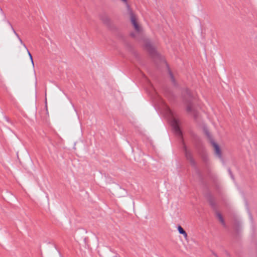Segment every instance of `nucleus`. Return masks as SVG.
<instances>
[{
    "label": "nucleus",
    "mask_w": 257,
    "mask_h": 257,
    "mask_svg": "<svg viewBox=\"0 0 257 257\" xmlns=\"http://www.w3.org/2000/svg\"><path fill=\"white\" fill-rule=\"evenodd\" d=\"M194 100L195 97L191 91L188 89L186 90L184 96V102L186 104V111L195 118H196L198 115V112L194 107L193 101Z\"/></svg>",
    "instance_id": "obj_1"
},
{
    "label": "nucleus",
    "mask_w": 257,
    "mask_h": 257,
    "mask_svg": "<svg viewBox=\"0 0 257 257\" xmlns=\"http://www.w3.org/2000/svg\"><path fill=\"white\" fill-rule=\"evenodd\" d=\"M184 151L185 153L186 159L190 162V163L192 165L194 166L195 165V162L193 158L192 153L189 150H187L186 146L184 147Z\"/></svg>",
    "instance_id": "obj_6"
},
{
    "label": "nucleus",
    "mask_w": 257,
    "mask_h": 257,
    "mask_svg": "<svg viewBox=\"0 0 257 257\" xmlns=\"http://www.w3.org/2000/svg\"><path fill=\"white\" fill-rule=\"evenodd\" d=\"M178 230L180 234H183L184 235V237L186 239H187V233L186 232V231L184 230V229L181 226H180V225L178 226Z\"/></svg>",
    "instance_id": "obj_8"
},
{
    "label": "nucleus",
    "mask_w": 257,
    "mask_h": 257,
    "mask_svg": "<svg viewBox=\"0 0 257 257\" xmlns=\"http://www.w3.org/2000/svg\"><path fill=\"white\" fill-rule=\"evenodd\" d=\"M203 159L204 162H207L208 161V158L206 156L203 157Z\"/></svg>",
    "instance_id": "obj_14"
},
{
    "label": "nucleus",
    "mask_w": 257,
    "mask_h": 257,
    "mask_svg": "<svg viewBox=\"0 0 257 257\" xmlns=\"http://www.w3.org/2000/svg\"><path fill=\"white\" fill-rule=\"evenodd\" d=\"M131 35H132L133 37H135V36H134V34H133V33H132V34H131Z\"/></svg>",
    "instance_id": "obj_16"
},
{
    "label": "nucleus",
    "mask_w": 257,
    "mask_h": 257,
    "mask_svg": "<svg viewBox=\"0 0 257 257\" xmlns=\"http://www.w3.org/2000/svg\"><path fill=\"white\" fill-rule=\"evenodd\" d=\"M168 111L171 119L172 127L175 133L181 137L182 136V133L179 127V120L176 118L172 111L169 108H168Z\"/></svg>",
    "instance_id": "obj_3"
},
{
    "label": "nucleus",
    "mask_w": 257,
    "mask_h": 257,
    "mask_svg": "<svg viewBox=\"0 0 257 257\" xmlns=\"http://www.w3.org/2000/svg\"><path fill=\"white\" fill-rule=\"evenodd\" d=\"M204 132L212 147H213L215 155L220 159H222V157L221 151L219 145L214 142L213 138H212L211 135L207 130H204Z\"/></svg>",
    "instance_id": "obj_2"
},
{
    "label": "nucleus",
    "mask_w": 257,
    "mask_h": 257,
    "mask_svg": "<svg viewBox=\"0 0 257 257\" xmlns=\"http://www.w3.org/2000/svg\"><path fill=\"white\" fill-rule=\"evenodd\" d=\"M14 33H15V34L17 35V36L19 38V40H20V41L21 43L22 44H23L25 47H26L25 45L23 43V42L22 40L21 39V38H20L19 37L18 35L16 33V32L14 30Z\"/></svg>",
    "instance_id": "obj_12"
},
{
    "label": "nucleus",
    "mask_w": 257,
    "mask_h": 257,
    "mask_svg": "<svg viewBox=\"0 0 257 257\" xmlns=\"http://www.w3.org/2000/svg\"><path fill=\"white\" fill-rule=\"evenodd\" d=\"M27 52H28V55H29V56L30 57V60H31L32 64L33 65V66L34 67V62H33L32 56L31 54L30 53V52H29V51L28 49H27Z\"/></svg>",
    "instance_id": "obj_11"
},
{
    "label": "nucleus",
    "mask_w": 257,
    "mask_h": 257,
    "mask_svg": "<svg viewBox=\"0 0 257 257\" xmlns=\"http://www.w3.org/2000/svg\"><path fill=\"white\" fill-rule=\"evenodd\" d=\"M144 43L146 49L151 55L155 56L157 55V52L155 48L152 45L151 43L149 40H145Z\"/></svg>",
    "instance_id": "obj_5"
},
{
    "label": "nucleus",
    "mask_w": 257,
    "mask_h": 257,
    "mask_svg": "<svg viewBox=\"0 0 257 257\" xmlns=\"http://www.w3.org/2000/svg\"><path fill=\"white\" fill-rule=\"evenodd\" d=\"M208 201H209V204L212 206V207H214L215 206V201L213 198V197L212 196H209L208 199Z\"/></svg>",
    "instance_id": "obj_10"
},
{
    "label": "nucleus",
    "mask_w": 257,
    "mask_h": 257,
    "mask_svg": "<svg viewBox=\"0 0 257 257\" xmlns=\"http://www.w3.org/2000/svg\"><path fill=\"white\" fill-rule=\"evenodd\" d=\"M170 77L172 79V81L174 82L175 81L174 78L171 72H170Z\"/></svg>",
    "instance_id": "obj_13"
},
{
    "label": "nucleus",
    "mask_w": 257,
    "mask_h": 257,
    "mask_svg": "<svg viewBox=\"0 0 257 257\" xmlns=\"http://www.w3.org/2000/svg\"><path fill=\"white\" fill-rule=\"evenodd\" d=\"M123 3L126 4L127 3V0H121Z\"/></svg>",
    "instance_id": "obj_15"
},
{
    "label": "nucleus",
    "mask_w": 257,
    "mask_h": 257,
    "mask_svg": "<svg viewBox=\"0 0 257 257\" xmlns=\"http://www.w3.org/2000/svg\"><path fill=\"white\" fill-rule=\"evenodd\" d=\"M216 214L217 217L218 218L220 222L222 223V224L225 225V222L222 215L219 212H216Z\"/></svg>",
    "instance_id": "obj_9"
},
{
    "label": "nucleus",
    "mask_w": 257,
    "mask_h": 257,
    "mask_svg": "<svg viewBox=\"0 0 257 257\" xmlns=\"http://www.w3.org/2000/svg\"><path fill=\"white\" fill-rule=\"evenodd\" d=\"M100 19L105 25H109L110 24V19L106 14H102L100 16Z\"/></svg>",
    "instance_id": "obj_7"
},
{
    "label": "nucleus",
    "mask_w": 257,
    "mask_h": 257,
    "mask_svg": "<svg viewBox=\"0 0 257 257\" xmlns=\"http://www.w3.org/2000/svg\"><path fill=\"white\" fill-rule=\"evenodd\" d=\"M127 10L132 24L133 25L135 30L137 32L140 33L141 32L142 28L137 22V19L136 15L134 14L128 6H127Z\"/></svg>",
    "instance_id": "obj_4"
}]
</instances>
